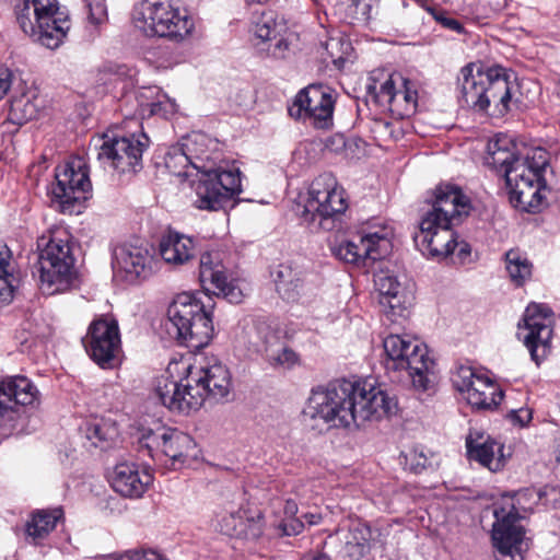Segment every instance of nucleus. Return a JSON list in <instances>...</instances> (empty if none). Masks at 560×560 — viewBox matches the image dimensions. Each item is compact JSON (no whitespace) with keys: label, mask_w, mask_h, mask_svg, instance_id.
Masks as SVG:
<instances>
[{"label":"nucleus","mask_w":560,"mask_h":560,"mask_svg":"<svg viewBox=\"0 0 560 560\" xmlns=\"http://www.w3.org/2000/svg\"><path fill=\"white\" fill-rule=\"evenodd\" d=\"M378 14V0H348L345 19L350 24L370 25Z\"/></svg>","instance_id":"c9c22d12"},{"label":"nucleus","mask_w":560,"mask_h":560,"mask_svg":"<svg viewBox=\"0 0 560 560\" xmlns=\"http://www.w3.org/2000/svg\"><path fill=\"white\" fill-rule=\"evenodd\" d=\"M191 161V167L200 173L194 185L195 205L201 210L217 211L242 192L241 173L237 168L214 167L217 143L206 133L192 132L180 141Z\"/></svg>","instance_id":"f03ea898"},{"label":"nucleus","mask_w":560,"mask_h":560,"mask_svg":"<svg viewBox=\"0 0 560 560\" xmlns=\"http://www.w3.org/2000/svg\"><path fill=\"white\" fill-rule=\"evenodd\" d=\"M253 330L255 339L250 342L260 351H264L267 362L273 369L290 370L299 364V354L281 341L279 335L265 322H256Z\"/></svg>","instance_id":"b1692460"},{"label":"nucleus","mask_w":560,"mask_h":560,"mask_svg":"<svg viewBox=\"0 0 560 560\" xmlns=\"http://www.w3.org/2000/svg\"><path fill=\"white\" fill-rule=\"evenodd\" d=\"M90 358L103 369H112L118 361L121 340L118 322L107 315L95 318L82 339Z\"/></svg>","instance_id":"2eb2a0df"},{"label":"nucleus","mask_w":560,"mask_h":560,"mask_svg":"<svg viewBox=\"0 0 560 560\" xmlns=\"http://www.w3.org/2000/svg\"><path fill=\"white\" fill-rule=\"evenodd\" d=\"M14 11L22 31L50 49L59 47L70 28L57 0H20Z\"/></svg>","instance_id":"9d476101"},{"label":"nucleus","mask_w":560,"mask_h":560,"mask_svg":"<svg viewBox=\"0 0 560 560\" xmlns=\"http://www.w3.org/2000/svg\"><path fill=\"white\" fill-rule=\"evenodd\" d=\"M296 511H298V506H296L295 502L287 501L285 512L290 513V514H294V513H296Z\"/></svg>","instance_id":"680f3d73"},{"label":"nucleus","mask_w":560,"mask_h":560,"mask_svg":"<svg viewBox=\"0 0 560 560\" xmlns=\"http://www.w3.org/2000/svg\"><path fill=\"white\" fill-rule=\"evenodd\" d=\"M506 270L516 285H522L532 276V264L518 250L511 249L505 254Z\"/></svg>","instance_id":"e433bc0d"},{"label":"nucleus","mask_w":560,"mask_h":560,"mask_svg":"<svg viewBox=\"0 0 560 560\" xmlns=\"http://www.w3.org/2000/svg\"><path fill=\"white\" fill-rule=\"evenodd\" d=\"M12 119L22 125L37 117V108L28 98H20L11 104L10 110Z\"/></svg>","instance_id":"c03bdc74"},{"label":"nucleus","mask_w":560,"mask_h":560,"mask_svg":"<svg viewBox=\"0 0 560 560\" xmlns=\"http://www.w3.org/2000/svg\"><path fill=\"white\" fill-rule=\"evenodd\" d=\"M283 28L272 12H264L255 22L254 34L262 42H272L281 35Z\"/></svg>","instance_id":"ea45409f"},{"label":"nucleus","mask_w":560,"mask_h":560,"mask_svg":"<svg viewBox=\"0 0 560 560\" xmlns=\"http://www.w3.org/2000/svg\"><path fill=\"white\" fill-rule=\"evenodd\" d=\"M304 270L292 264H280L273 272L276 290L289 302L296 301L304 289Z\"/></svg>","instance_id":"473e14b6"},{"label":"nucleus","mask_w":560,"mask_h":560,"mask_svg":"<svg viewBox=\"0 0 560 560\" xmlns=\"http://www.w3.org/2000/svg\"><path fill=\"white\" fill-rule=\"evenodd\" d=\"M428 12L443 27L455 33H462L464 31L462 23L444 10L438 8H428Z\"/></svg>","instance_id":"de8ad7c7"},{"label":"nucleus","mask_w":560,"mask_h":560,"mask_svg":"<svg viewBox=\"0 0 560 560\" xmlns=\"http://www.w3.org/2000/svg\"><path fill=\"white\" fill-rule=\"evenodd\" d=\"M12 77L10 69L0 66V100L9 92L12 85Z\"/></svg>","instance_id":"5fc2aeb1"},{"label":"nucleus","mask_w":560,"mask_h":560,"mask_svg":"<svg viewBox=\"0 0 560 560\" xmlns=\"http://www.w3.org/2000/svg\"><path fill=\"white\" fill-rule=\"evenodd\" d=\"M374 283L384 313L392 317H405L410 301L397 278L388 272L381 271L375 275Z\"/></svg>","instance_id":"cd10ccee"},{"label":"nucleus","mask_w":560,"mask_h":560,"mask_svg":"<svg viewBox=\"0 0 560 560\" xmlns=\"http://www.w3.org/2000/svg\"><path fill=\"white\" fill-rule=\"evenodd\" d=\"M515 143L509 136H495V138L488 142L487 165L499 172H503L505 175V170L514 165L516 160L522 159V156L515 153Z\"/></svg>","instance_id":"72a5a7b5"},{"label":"nucleus","mask_w":560,"mask_h":560,"mask_svg":"<svg viewBox=\"0 0 560 560\" xmlns=\"http://www.w3.org/2000/svg\"><path fill=\"white\" fill-rule=\"evenodd\" d=\"M132 21L145 36L165 37L174 42L187 38L195 27L192 18L186 11L155 0H141L137 3Z\"/></svg>","instance_id":"9b49d317"},{"label":"nucleus","mask_w":560,"mask_h":560,"mask_svg":"<svg viewBox=\"0 0 560 560\" xmlns=\"http://www.w3.org/2000/svg\"><path fill=\"white\" fill-rule=\"evenodd\" d=\"M199 280L206 294L222 296L230 303H241L243 300L242 290L229 280L225 267L222 264L221 253L218 250L207 252L200 257Z\"/></svg>","instance_id":"4be33fe9"},{"label":"nucleus","mask_w":560,"mask_h":560,"mask_svg":"<svg viewBox=\"0 0 560 560\" xmlns=\"http://www.w3.org/2000/svg\"><path fill=\"white\" fill-rule=\"evenodd\" d=\"M152 255L141 244L122 243L113 252L115 267L130 279L147 277L151 270Z\"/></svg>","instance_id":"c85d7f7f"},{"label":"nucleus","mask_w":560,"mask_h":560,"mask_svg":"<svg viewBox=\"0 0 560 560\" xmlns=\"http://www.w3.org/2000/svg\"><path fill=\"white\" fill-rule=\"evenodd\" d=\"M149 147L145 133H131L104 140L97 160L118 173H136L142 167V154Z\"/></svg>","instance_id":"dca6fc26"},{"label":"nucleus","mask_w":560,"mask_h":560,"mask_svg":"<svg viewBox=\"0 0 560 560\" xmlns=\"http://www.w3.org/2000/svg\"><path fill=\"white\" fill-rule=\"evenodd\" d=\"M38 389L25 376H12L0 382V425L15 428L22 407L38 401Z\"/></svg>","instance_id":"412c9836"},{"label":"nucleus","mask_w":560,"mask_h":560,"mask_svg":"<svg viewBox=\"0 0 560 560\" xmlns=\"http://www.w3.org/2000/svg\"><path fill=\"white\" fill-rule=\"evenodd\" d=\"M334 106L330 90L320 84H312L298 93L289 107V114L294 118L308 119L316 128L327 129L332 125Z\"/></svg>","instance_id":"aec40b11"},{"label":"nucleus","mask_w":560,"mask_h":560,"mask_svg":"<svg viewBox=\"0 0 560 560\" xmlns=\"http://www.w3.org/2000/svg\"><path fill=\"white\" fill-rule=\"evenodd\" d=\"M276 44H275V47L273 49L271 50V55L275 57V58H284L285 57V54L287 51L289 50V42L282 37H278L276 39Z\"/></svg>","instance_id":"13d9d810"},{"label":"nucleus","mask_w":560,"mask_h":560,"mask_svg":"<svg viewBox=\"0 0 560 560\" xmlns=\"http://www.w3.org/2000/svg\"><path fill=\"white\" fill-rule=\"evenodd\" d=\"M518 324V337L527 348L532 360L539 365L551 352L553 312L541 303H530Z\"/></svg>","instance_id":"ddd939ff"},{"label":"nucleus","mask_w":560,"mask_h":560,"mask_svg":"<svg viewBox=\"0 0 560 560\" xmlns=\"http://www.w3.org/2000/svg\"><path fill=\"white\" fill-rule=\"evenodd\" d=\"M396 409L395 398L381 388L368 382L340 380L314 388L304 415L329 428H350L390 416Z\"/></svg>","instance_id":"f257e3e1"},{"label":"nucleus","mask_w":560,"mask_h":560,"mask_svg":"<svg viewBox=\"0 0 560 560\" xmlns=\"http://www.w3.org/2000/svg\"><path fill=\"white\" fill-rule=\"evenodd\" d=\"M398 75H389L381 85L377 92V98L382 103H387L390 105L393 100L395 98V93L397 92L396 84L398 81Z\"/></svg>","instance_id":"8fccbe9b"},{"label":"nucleus","mask_w":560,"mask_h":560,"mask_svg":"<svg viewBox=\"0 0 560 560\" xmlns=\"http://www.w3.org/2000/svg\"><path fill=\"white\" fill-rule=\"evenodd\" d=\"M326 549L336 550L339 560H360L366 550L340 537L337 533L326 541Z\"/></svg>","instance_id":"a19ab883"},{"label":"nucleus","mask_w":560,"mask_h":560,"mask_svg":"<svg viewBox=\"0 0 560 560\" xmlns=\"http://www.w3.org/2000/svg\"><path fill=\"white\" fill-rule=\"evenodd\" d=\"M345 190L330 173L317 176L311 184L302 219L312 230L331 231L347 210Z\"/></svg>","instance_id":"f8f14e48"},{"label":"nucleus","mask_w":560,"mask_h":560,"mask_svg":"<svg viewBox=\"0 0 560 560\" xmlns=\"http://www.w3.org/2000/svg\"><path fill=\"white\" fill-rule=\"evenodd\" d=\"M139 444L148 451L153 458L161 460L170 458L173 464L184 463L186 457L191 456L196 447L192 438L177 429L159 427L155 430H143Z\"/></svg>","instance_id":"f3484780"},{"label":"nucleus","mask_w":560,"mask_h":560,"mask_svg":"<svg viewBox=\"0 0 560 560\" xmlns=\"http://www.w3.org/2000/svg\"><path fill=\"white\" fill-rule=\"evenodd\" d=\"M456 248H458V256L460 259H464L470 253L468 244H466L464 242H462V243L457 242Z\"/></svg>","instance_id":"bf43d9fd"},{"label":"nucleus","mask_w":560,"mask_h":560,"mask_svg":"<svg viewBox=\"0 0 560 560\" xmlns=\"http://www.w3.org/2000/svg\"><path fill=\"white\" fill-rule=\"evenodd\" d=\"M470 211L469 199L454 186L435 189L432 208L422 217L413 240L418 249L430 258L442 260L456 249L454 226Z\"/></svg>","instance_id":"7ed1b4c3"},{"label":"nucleus","mask_w":560,"mask_h":560,"mask_svg":"<svg viewBox=\"0 0 560 560\" xmlns=\"http://www.w3.org/2000/svg\"><path fill=\"white\" fill-rule=\"evenodd\" d=\"M374 132L381 137H388L393 140H398L402 136V130L396 124L388 121H377L374 127Z\"/></svg>","instance_id":"3c124183"},{"label":"nucleus","mask_w":560,"mask_h":560,"mask_svg":"<svg viewBox=\"0 0 560 560\" xmlns=\"http://www.w3.org/2000/svg\"><path fill=\"white\" fill-rule=\"evenodd\" d=\"M337 534L366 551L370 548V542L374 539L371 527L361 522H352L347 530L339 529Z\"/></svg>","instance_id":"37998d69"},{"label":"nucleus","mask_w":560,"mask_h":560,"mask_svg":"<svg viewBox=\"0 0 560 560\" xmlns=\"http://www.w3.org/2000/svg\"><path fill=\"white\" fill-rule=\"evenodd\" d=\"M195 242L177 232H168L160 242V254L165 262L180 266L195 256Z\"/></svg>","instance_id":"2f4dec72"},{"label":"nucleus","mask_w":560,"mask_h":560,"mask_svg":"<svg viewBox=\"0 0 560 560\" xmlns=\"http://www.w3.org/2000/svg\"><path fill=\"white\" fill-rule=\"evenodd\" d=\"M547 166V152L536 148L505 170V184L513 207L526 212H536L540 209L546 198L544 191L547 184L544 173Z\"/></svg>","instance_id":"0eeeda50"},{"label":"nucleus","mask_w":560,"mask_h":560,"mask_svg":"<svg viewBox=\"0 0 560 560\" xmlns=\"http://www.w3.org/2000/svg\"><path fill=\"white\" fill-rule=\"evenodd\" d=\"M453 386L474 408L490 410L500 405L503 392L488 376L470 366H460L452 377Z\"/></svg>","instance_id":"a211bd4d"},{"label":"nucleus","mask_w":560,"mask_h":560,"mask_svg":"<svg viewBox=\"0 0 560 560\" xmlns=\"http://www.w3.org/2000/svg\"><path fill=\"white\" fill-rule=\"evenodd\" d=\"M401 89L395 93V98L390 103V109L398 112L400 115H410L417 108V91L409 86V82L402 77H397Z\"/></svg>","instance_id":"58836bf2"},{"label":"nucleus","mask_w":560,"mask_h":560,"mask_svg":"<svg viewBox=\"0 0 560 560\" xmlns=\"http://www.w3.org/2000/svg\"><path fill=\"white\" fill-rule=\"evenodd\" d=\"M63 516V510L59 506L33 511L25 523L26 539L33 545H43Z\"/></svg>","instance_id":"7c9ffc66"},{"label":"nucleus","mask_w":560,"mask_h":560,"mask_svg":"<svg viewBox=\"0 0 560 560\" xmlns=\"http://www.w3.org/2000/svg\"><path fill=\"white\" fill-rule=\"evenodd\" d=\"M467 456L470 460L479 463L490 471L501 470L506 462L503 444L489 435L470 432L466 438Z\"/></svg>","instance_id":"bb28decb"},{"label":"nucleus","mask_w":560,"mask_h":560,"mask_svg":"<svg viewBox=\"0 0 560 560\" xmlns=\"http://www.w3.org/2000/svg\"><path fill=\"white\" fill-rule=\"evenodd\" d=\"M166 168L175 176H187V168L191 166V161L179 142L170 148L164 158Z\"/></svg>","instance_id":"79ce46f5"},{"label":"nucleus","mask_w":560,"mask_h":560,"mask_svg":"<svg viewBox=\"0 0 560 560\" xmlns=\"http://www.w3.org/2000/svg\"><path fill=\"white\" fill-rule=\"evenodd\" d=\"M490 80L486 89L487 109L492 106L493 115H504L510 110L511 85L506 70L501 66L489 67Z\"/></svg>","instance_id":"c756f323"},{"label":"nucleus","mask_w":560,"mask_h":560,"mask_svg":"<svg viewBox=\"0 0 560 560\" xmlns=\"http://www.w3.org/2000/svg\"><path fill=\"white\" fill-rule=\"evenodd\" d=\"M388 371H406L418 392L430 390L435 381V362L428 347L409 335L390 334L383 340Z\"/></svg>","instance_id":"6e6552de"},{"label":"nucleus","mask_w":560,"mask_h":560,"mask_svg":"<svg viewBox=\"0 0 560 560\" xmlns=\"http://www.w3.org/2000/svg\"><path fill=\"white\" fill-rule=\"evenodd\" d=\"M540 498L539 490L527 488L520 490L513 497H503L502 504L494 508L495 522L492 528V541L501 560H523L522 545L525 532L518 524V509H532V505L537 504Z\"/></svg>","instance_id":"1a4fd4ad"},{"label":"nucleus","mask_w":560,"mask_h":560,"mask_svg":"<svg viewBox=\"0 0 560 560\" xmlns=\"http://www.w3.org/2000/svg\"><path fill=\"white\" fill-rule=\"evenodd\" d=\"M510 418L513 422L518 423L520 425H525L530 421L532 412L528 409L512 410L510 412Z\"/></svg>","instance_id":"4d7b16f0"},{"label":"nucleus","mask_w":560,"mask_h":560,"mask_svg":"<svg viewBox=\"0 0 560 560\" xmlns=\"http://www.w3.org/2000/svg\"><path fill=\"white\" fill-rule=\"evenodd\" d=\"M187 375L179 382L159 381L155 394L163 406L172 411L189 413L198 410L207 398L220 400L231 390L229 369L218 360L199 366L187 365Z\"/></svg>","instance_id":"20e7f679"},{"label":"nucleus","mask_w":560,"mask_h":560,"mask_svg":"<svg viewBox=\"0 0 560 560\" xmlns=\"http://www.w3.org/2000/svg\"><path fill=\"white\" fill-rule=\"evenodd\" d=\"M38 260L33 275L44 294L68 290L77 278L71 235L62 228L49 230L37 238Z\"/></svg>","instance_id":"39448f33"},{"label":"nucleus","mask_w":560,"mask_h":560,"mask_svg":"<svg viewBox=\"0 0 560 560\" xmlns=\"http://www.w3.org/2000/svg\"><path fill=\"white\" fill-rule=\"evenodd\" d=\"M153 481V476L145 469H141L136 463H118L109 482L115 492L125 498H141Z\"/></svg>","instance_id":"a878e982"},{"label":"nucleus","mask_w":560,"mask_h":560,"mask_svg":"<svg viewBox=\"0 0 560 560\" xmlns=\"http://www.w3.org/2000/svg\"><path fill=\"white\" fill-rule=\"evenodd\" d=\"M19 284V277L14 271L0 275V305H8L14 298V291Z\"/></svg>","instance_id":"a18cd8bd"},{"label":"nucleus","mask_w":560,"mask_h":560,"mask_svg":"<svg viewBox=\"0 0 560 560\" xmlns=\"http://www.w3.org/2000/svg\"><path fill=\"white\" fill-rule=\"evenodd\" d=\"M12 254L7 245H0V275H7L15 270L14 264L11 260Z\"/></svg>","instance_id":"603ef678"},{"label":"nucleus","mask_w":560,"mask_h":560,"mask_svg":"<svg viewBox=\"0 0 560 560\" xmlns=\"http://www.w3.org/2000/svg\"><path fill=\"white\" fill-rule=\"evenodd\" d=\"M405 469L413 472L421 474L423 470L433 467L435 456L432 452L425 450L423 446L418 445L402 453Z\"/></svg>","instance_id":"4c0bfd02"},{"label":"nucleus","mask_w":560,"mask_h":560,"mask_svg":"<svg viewBox=\"0 0 560 560\" xmlns=\"http://www.w3.org/2000/svg\"><path fill=\"white\" fill-rule=\"evenodd\" d=\"M214 527L228 536L257 539L264 533L265 517L257 509L228 506L215 512Z\"/></svg>","instance_id":"5701e85b"},{"label":"nucleus","mask_w":560,"mask_h":560,"mask_svg":"<svg viewBox=\"0 0 560 560\" xmlns=\"http://www.w3.org/2000/svg\"><path fill=\"white\" fill-rule=\"evenodd\" d=\"M140 114L143 117L159 115L166 117L176 110V103L160 89L143 88L138 95Z\"/></svg>","instance_id":"f704fd0d"},{"label":"nucleus","mask_w":560,"mask_h":560,"mask_svg":"<svg viewBox=\"0 0 560 560\" xmlns=\"http://www.w3.org/2000/svg\"><path fill=\"white\" fill-rule=\"evenodd\" d=\"M88 438L95 446H98V443L101 442H106L112 439V436L105 431V428L101 424H91L88 429Z\"/></svg>","instance_id":"864d4df0"},{"label":"nucleus","mask_w":560,"mask_h":560,"mask_svg":"<svg viewBox=\"0 0 560 560\" xmlns=\"http://www.w3.org/2000/svg\"><path fill=\"white\" fill-rule=\"evenodd\" d=\"M212 305H206L195 293L183 292L167 308L164 329L167 335L191 350L209 345L213 337Z\"/></svg>","instance_id":"423d86ee"},{"label":"nucleus","mask_w":560,"mask_h":560,"mask_svg":"<svg viewBox=\"0 0 560 560\" xmlns=\"http://www.w3.org/2000/svg\"><path fill=\"white\" fill-rule=\"evenodd\" d=\"M489 80V68L482 65L470 63L462 68L458 77L459 103L475 110H486L488 101H485V94Z\"/></svg>","instance_id":"393cba45"},{"label":"nucleus","mask_w":560,"mask_h":560,"mask_svg":"<svg viewBox=\"0 0 560 560\" xmlns=\"http://www.w3.org/2000/svg\"><path fill=\"white\" fill-rule=\"evenodd\" d=\"M304 520L307 524L310 525H316L320 522L322 520V516L318 515V514H313V513H308V514H305L304 516Z\"/></svg>","instance_id":"052dcab7"},{"label":"nucleus","mask_w":560,"mask_h":560,"mask_svg":"<svg viewBox=\"0 0 560 560\" xmlns=\"http://www.w3.org/2000/svg\"><path fill=\"white\" fill-rule=\"evenodd\" d=\"M301 560H339L337 558L336 550L331 551L326 549V544L324 545V549L318 552H308L302 557Z\"/></svg>","instance_id":"6e6d98bb"},{"label":"nucleus","mask_w":560,"mask_h":560,"mask_svg":"<svg viewBox=\"0 0 560 560\" xmlns=\"http://www.w3.org/2000/svg\"><path fill=\"white\" fill-rule=\"evenodd\" d=\"M89 10V21L94 25H102L107 22V5L105 0H85Z\"/></svg>","instance_id":"49530a36"},{"label":"nucleus","mask_w":560,"mask_h":560,"mask_svg":"<svg viewBox=\"0 0 560 560\" xmlns=\"http://www.w3.org/2000/svg\"><path fill=\"white\" fill-rule=\"evenodd\" d=\"M392 232L387 228L358 235L355 240L341 241L331 246L332 255L348 264L359 265L366 260H378L390 249Z\"/></svg>","instance_id":"6ab92c4d"},{"label":"nucleus","mask_w":560,"mask_h":560,"mask_svg":"<svg viewBox=\"0 0 560 560\" xmlns=\"http://www.w3.org/2000/svg\"><path fill=\"white\" fill-rule=\"evenodd\" d=\"M101 560H166L163 556L153 550H135L125 555L104 556Z\"/></svg>","instance_id":"09e8293b"},{"label":"nucleus","mask_w":560,"mask_h":560,"mask_svg":"<svg viewBox=\"0 0 560 560\" xmlns=\"http://www.w3.org/2000/svg\"><path fill=\"white\" fill-rule=\"evenodd\" d=\"M56 183L51 187L52 201L61 211L72 212L77 203L88 199L92 184L82 158H73L56 168Z\"/></svg>","instance_id":"4468645a"}]
</instances>
